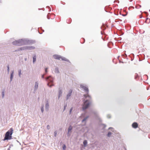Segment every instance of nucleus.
Returning <instances> with one entry per match:
<instances>
[{
    "label": "nucleus",
    "mask_w": 150,
    "mask_h": 150,
    "mask_svg": "<svg viewBox=\"0 0 150 150\" xmlns=\"http://www.w3.org/2000/svg\"><path fill=\"white\" fill-rule=\"evenodd\" d=\"M142 18V16H140V17H139V18Z\"/></svg>",
    "instance_id": "obj_57"
},
{
    "label": "nucleus",
    "mask_w": 150,
    "mask_h": 150,
    "mask_svg": "<svg viewBox=\"0 0 150 150\" xmlns=\"http://www.w3.org/2000/svg\"><path fill=\"white\" fill-rule=\"evenodd\" d=\"M46 7L47 8H49V11H51V8L49 6H47Z\"/></svg>",
    "instance_id": "obj_39"
},
{
    "label": "nucleus",
    "mask_w": 150,
    "mask_h": 150,
    "mask_svg": "<svg viewBox=\"0 0 150 150\" xmlns=\"http://www.w3.org/2000/svg\"><path fill=\"white\" fill-rule=\"evenodd\" d=\"M26 46H24L20 47V50H26Z\"/></svg>",
    "instance_id": "obj_25"
},
{
    "label": "nucleus",
    "mask_w": 150,
    "mask_h": 150,
    "mask_svg": "<svg viewBox=\"0 0 150 150\" xmlns=\"http://www.w3.org/2000/svg\"><path fill=\"white\" fill-rule=\"evenodd\" d=\"M38 30L40 34H42L43 32H44V30L42 29L41 27L38 28Z\"/></svg>",
    "instance_id": "obj_15"
},
{
    "label": "nucleus",
    "mask_w": 150,
    "mask_h": 150,
    "mask_svg": "<svg viewBox=\"0 0 150 150\" xmlns=\"http://www.w3.org/2000/svg\"><path fill=\"white\" fill-rule=\"evenodd\" d=\"M101 35H102V34H102V32H101Z\"/></svg>",
    "instance_id": "obj_62"
},
{
    "label": "nucleus",
    "mask_w": 150,
    "mask_h": 150,
    "mask_svg": "<svg viewBox=\"0 0 150 150\" xmlns=\"http://www.w3.org/2000/svg\"><path fill=\"white\" fill-rule=\"evenodd\" d=\"M108 6H106L105 8V11L106 12H109L107 10V8H108Z\"/></svg>",
    "instance_id": "obj_40"
},
{
    "label": "nucleus",
    "mask_w": 150,
    "mask_h": 150,
    "mask_svg": "<svg viewBox=\"0 0 150 150\" xmlns=\"http://www.w3.org/2000/svg\"><path fill=\"white\" fill-rule=\"evenodd\" d=\"M47 18L48 19H50V18L49 17H48L47 16Z\"/></svg>",
    "instance_id": "obj_54"
},
{
    "label": "nucleus",
    "mask_w": 150,
    "mask_h": 150,
    "mask_svg": "<svg viewBox=\"0 0 150 150\" xmlns=\"http://www.w3.org/2000/svg\"><path fill=\"white\" fill-rule=\"evenodd\" d=\"M35 42L33 40H29L27 38L19 39L12 42V44L14 45L22 46L33 44Z\"/></svg>",
    "instance_id": "obj_1"
},
{
    "label": "nucleus",
    "mask_w": 150,
    "mask_h": 150,
    "mask_svg": "<svg viewBox=\"0 0 150 150\" xmlns=\"http://www.w3.org/2000/svg\"><path fill=\"white\" fill-rule=\"evenodd\" d=\"M36 57L35 54H34L33 57V62L34 63L36 61Z\"/></svg>",
    "instance_id": "obj_17"
},
{
    "label": "nucleus",
    "mask_w": 150,
    "mask_h": 150,
    "mask_svg": "<svg viewBox=\"0 0 150 150\" xmlns=\"http://www.w3.org/2000/svg\"><path fill=\"white\" fill-rule=\"evenodd\" d=\"M69 21L70 22L69 23H71V18H70L69 19Z\"/></svg>",
    "instance_id": "obj_45"
},
{
    "label": "nucleus",
    "mask_w": 150,
    "mask_h": 150,
    "mask_svg": "<svg viewBox=\"0 0 150 150\" xmlns=\"http://www.w3.org/2000/svg\"><path fill=\"white\" fill-rule=\"evenodd\" d=\"M120 15H121L123 16H125L127 15V14H121L120 13Z\"/></svg>",
    "instance_id": "obj_44"
},
{
    "label": "nucleus",
    "mask_w": 150,
    "mask_h": 150,
    "mask_svg": "<svg viewBox=\"0 0 150 150\" xmlns=\"http://www.w3.org/2000/svg\"><path fill=\"white\" fill-rule=\"evenodd\" d=\"M41 112L43 113L44 111V105H41Z\"/></svg>",
    "instance_id": "obj_29"
},
{
    "label": "nucleus",
    "mask_w": 150,
    "mask_h": 150,
    "mask_svg": "<svg viewBox=\"0 0 150 150\" xmlns=\"http://www.w3.org/2000/svg\"><path fill=\"white\" fill-rule=\"evenodd\" d=\"M62 148L63 150H66L67 148L66 145L64 144H63L62 146Z\"/></svg>",
    "instance_id": "obj_24"
},
{
    "label": "nucleus",
    "mask_w": 150,
    "mask_h": 150,
    "mask_svg": "<svg viewBox=\"0 0 150 150\" xmlns=\"http://www.w3.org/2000/svg\"><path fill=\"white\" fill-rule=\"evenodd\" d=\"M144 76H146L147 77V78H148V75H144Z\"/></svg>",
    "instance_id": "obj_51"
},
{
    "label": "nucleus",
    "mask_w": 150,
    "mask_h": 150,
    "mask_svg": "<svg viewBox=\"0 0 150 150\" xmlns=\"http://www.w3.org/2000/svg\"><path fill=\"white\" fill-rule=\"evenodd\" d=\"M119 63H124V62H122V61H119Z\"/></svg>",
    "instance_id": "obj_49"
},
{
    "label": "nucleus",
    "mask_w": 150,
    "mask_h": 150,
    "mask_svg": "<svg viewBox=\"0 0 150 150\" xmlns=\"http://www.w3.org/2000/svg\"><path fill=\"white\" fill-rule=\"evenodd\" d=\"M132 126L133 128L136 129L138 127V124L137 122H134L132 124Z\"/></svg>",
    "instance_id": "obj_12"
},
{
    "label": "nucleus",
    "mask_w": 150,
    "mask_h": 150,
    "mask_svg": "<svg viewBox=\"0 0 150 150\" xmlns=\"http://www.w3.org/2000/svg\"><path fill=\"white\" fill-rule=\"evenodd\" d=\"M149 20V18H146V23H147V20Z\"/></svg>",
    "instance_id": "obj_46"
},
{
    "label": "nucleus",
    "mask_w": 150,
    "mask_h": 150,
    "mask_svg": "<svg viewBox=\"0 0 150 150\" xmlns=\"http://www.w3.org/2000/svg\"><path fill=\"white\" fill-rule=\"evenodd\" d=\"M138 78H139L138 75L137 74H136L135 75V79H138Z\"/></svg>",
    "instance_id": "obj_34"
},
{
    "label": "nucleus",
    "mask_w": 150,
    "mask_h": 150,
    "mask_svg": "<svg viewBox=\"0 0 150 150\" xmlns=\"http://www.w3.org/2000/svg\"><path fill=\"white\" fill-rule=\"evenodd\" d=\"M67 103L64 104V108L63 109V112H64L66 109V107H67Z\"/></svg>",
    "instance_id": "obj_26"
},
{
    "label": "nucleus",
    "mask_w": 150,
    "mask_h": 150,
    "mask_svg": "<svg viewBox=\"0 0 150 150\" xmlns=\"http://www.w3.org/2000/svg\"><path fill=\"white\" fill-rule=\"evenodd\" d=\"M48 67H46L45 68V72L46 73H47L48 72Z\"/></svg>",
    "instance_id": "obj_31"
},
{
    "label": "nucleus",
    "mask_w": 150,
    "mask_h": 150,
    "mask_svg": "<svg viewBox=\"0 0 150 150\" xmlns=\"http://www.w3.org/2000/svg\"><path fill=\"white\" fill-rule=\"evenodd\" d=\"M122 56L123 58H127V56L126 54H125V55H123V56L122 55Z\"/></svg>",
    "instance_id": "obj_37"
},
{
    "label": "nucleus",
    "mask_w": 150,
    "mask_h": 150,
    "mask_svg": "<svg viewBox=\"0 0 150 150\" xmlns=\"http://www.w3.org/2000/svg\"><path fill=\"white\" fill-rule=\"evenodd\" d=\"M57 131H55L54 132V137H56L57 136Z\"/></svg>",
    "instance_id": "obj_36"
},
{
    "label": "nucleus",
    "mask_w": 150,
    "mask_h": 150,
    "mask_svg": "<svg viewBox=\"0 0 150 150\" xmlns=\"http://www.w3.org/2000/svg\"><path fill=\"white\" fill-rule=\"evenodd\" d=\"M10 146H9V147L8 149L7 150H10Z\"/></svg>",
    "instance_id": "obj_52"
},
{
    "label": "nucleus",
    "mask_w": 150,
    "mask_h": 150,
    "mask_svg": "<svg viewBox=\"0 0 150 150\" xmlns=\"http://www.w3.org/2000/svg\"><path fill=\"white\" fill-rule=\"evenodd\" d=\"M53 58L56 59L60 60V59H61V60L62 61H65L69 63H70V65H71V62L69 59H67L65 57H62L60 55L57 54H55L53 55Z\"/></svg>",
    "instance_id": "obj_3"
},
{
    "label": "nucleus",
    "mask_w": 150,
    "mask_h": 150,
    "mask_svg": "<svg viewBox=\"0 0 150 150\" xmlns=\"http://www.w3.org/2000/svg\"><path fill=\"white\" fill-rule=\"evenodd\" d=\"M116 1V0L115 1H114V3H115Z\"/></svg>",
    "instance_id": "obj_63"
},
{
    "label": "nucleus",
    "mask_w": 150,
    "mask_h": 150,
    "mask_svg": "<svg viewBox=\"0 0 150 150\" xmlns=\"http://www.w3.org/2000/svg\"><path fill=\"white\" fill-rule=\"evenodd\" d=\"M83 96L84 98L85 99L88 98L90 100H91V96L89 94V93L88 94H87L86 93V94H83Z\"/></svg>",
    "instance_id": "obj_13"
},
{
    "label": "nucleus",
    "mask_w": 150,
    "mask_h": 150,
    "mask_svg": "<svg viewBox=\"0 0 150 150\" xmlns=\"http://www.w3.org/2000/svg\"><path fill=\"white\" fill-rule=\"evenodd\" d=\"M45 80L47 81H48L50 83L52 84L50 85L49 83H47V86L50 88H51L52 86H54V84H53L54 82V78L52 77L50 75L45 78Z\"/></svg>",
    "instance_id": "obj_4"
},
{
    "label": "nucleus",
    "mask_w": 150,
    "mask_h": 150,
    "mask_svg": "<svg viewBox=\"0 0 150 150\" xmlns=\"http://www.w3.org/2000/svg\"><path fill=\"white\" fill-rule=\"evenodd\" d=\"M109 8V9H110H110H111V8Z\"/></svg>",
    "instance_id": "obj_64"
},
{
    "label": "nucleus",
    "mask_w": 150,
    "mask_h": 150,
    "mask_svg": "<svg viewBox=\"0 0 150 150\" xmlns=\"http://www.w3.org/2000/svg\"><path fill=\"white\" fill-rule=\"evenodd\" d=\"M41 77L42 78V79H45V78L44 77V74L42 75L41 76Z\"/></svg>",
    "instance_id": "obj_42"
},
{
    "label": "nucleus",
    "mask_w": 150,
    "mask_h": 150,
    "mask_svg": "<svg viewBox=\"0 0 150 150\" xmlns=\"http://www.w3.org/2000/svg\"><path fill=\"white\" fill-rule=\"evenodd\" d=\"M83 144L84 145V146L85 147H86V146L87 144V141L86 140H85L83 141Z\"/></svg>",
    "instance_id": "obj_18"
},
{
    "label": "nucleus",
    "mask_w": 150,
    "mask_h": 150,
    "mask_svg": "<svg viewBox=\"0 0 150 150\" xmlns=\"http://www.w3.org/2000/svg\"><path fill=\"white\" fill-rule=\"evenodd\" d=\"M149 138L150 139V135L149 136Z\"/></svg>",
    "instance_id": "obj_59"
},
{
    "label": "nucleus",
    "mask_w": 150,
    "mask_h": 150,
    "mask_svg": "<svg viewBox=\"0 0 150 150\" xmlns=\"http://www.w3.org/2000/svg\"><path fill=\"white\" fill-rule=\"evenodd\" d=\"M63 92V90L62 88L59 87V91H58V99H59L60 97L62 96V94Z\"/></svg>",
    "instance_id": "obj_9"
},
{
    "label": "nucleus",
    "mask_w": 150,
    "mask_h": 150,
    "mask_svg": "<svg viewBox=\"0 0 150 150\" xmlns=\"http://www.w3.org/2000/svg\"><path fill=\"white\" fill-rule=\"evenodd\" d=\"M113 129V128L112 127H109L108 128V129Z\"/></svg>",
    "instance_id": "obj_50"
},
{
    "label": "nucleus",
    "mask_w": 150,
    "mask_h": 150,
    "mask_svg": "<svg viewBox=\"0 0 150 150\" xmlns=\"http://www.w3.org/2000/svg\"><path fill=\"white\" fill-rule=\"evenodd\" d=\"M1 0H0V3H1Z\"/></svg>",
    "instance_id": "obj_60"
},
{
    "label": "nucleus",
    "mask_w": 150,
    "mask_h": 150,
    "mask_svg": "<svg viewBox=\"0 0 150 150\" xmlns=\"http://www.w3.org/2000/svg\"><path fill=\"white\" fill-rule=\"evenodd\" d=\"M20 47L19 48H18L17 50H16V51H21V50H20Z\"/></svg>",
    "instance_id": "obj_47"
},
{
    "label": "nucleus",
    "mask_w": 150,
    "mask_h": 150,
    "mask_svg": "<svg viewBox=\"0 0 150 150\" xmlns=\"http://www.w3.org/2000/svg\"><path fill=\"white\" fill-rule=\"evenodd\" d=\"M13 128H11L9 130H8L5 133V136L3 139L4 141L6 140H10L12 139V135L13 133Z\"/></svg>",
    "instance_id": "obj_2"
},
{
    "label": "nucleus",
    "mask_w": 150,
    "mask_h": 150,
    "mask_svg": "<svg viewBox=\"0 0 150 150\" xmlns=\"http://www.w3.org/2000/svg\"><path fill=\"white\" fill-rule=\"evenodd\" d=\"M5 95V90L3 89L2 91V98H3L4 97Z\"/></svg>",
    "instance_id": "obj_22"
},
{
    "label": "nucleus",
    "mask_w": 150,
    "mask_h": 150,
    "mask_svg": "<svg viewBox=\"0 0 150 150\" xmlns=\"http://www.w3.org/2000/svg\"><path fill=\"white\" fill-rule=\"evenodd\" d=\"M83 101L84 105L86 106L88 108L91 105V102L88 99L84 100Z\"/></svg>",
    "instance_id": "obj_6"
},
{
    "label": "nucleus",
    "mask_w": 150,
    "mask_h": 150,
    "mask_svg": "<svg viewBox=\"0 0 150 150\" xmlns=\"http://www.w3.org/2000/svg\"><path fill=\"white\" fill-rule=\"evenodd\" d=\"M93 114H94L95 115H97V112H95H95H93Z\"/></svg>",
    "instance_id": "obj_43"
},
{
    "label": "nucleus",
    "mask_w": 150,
    "mask_h": 150,
    "mask_svg": "<svg viewBox=\"0 0 150 150\" xmlns=\"http://www.w3.org/2000/svg\"><path fill=\"white\" fill-rule=\"evenodd\" d=\"M49 103L48 100H46L45 105V110L46 111H48L49 110Z\"/></svg>",
    "instance_id": "obj_11"
},
{
    "label": "nucleus",
    "mask_w": 150,
    "mask_h": 150,
    "mask_svg": "<svg viewBox=\"0 0 150 150\" xmlns=\"http://www.w3.org/2000/svg\"><path fill=\"white\" fill-rule=\"evenodd\" d=\"M107 26L105 25L103 23L101 27L100 28L103 30H105L106 28V27H107Z\"/></svg>",
    "instance_id": "obj_19"
},
{
    "label": "nucleus",
    "mask_w": 150,
    "mask_h": 150,
    "mask_svg": "<svg viewBox=\"0 0 150 150\" xmlns=\"http://www.w3.org/2000/svg\"><path fill=\"white\" fill-rule=\"evenodd\" d=\"M133 0H129V1H130V2H131Z\"/></svg>",
    "instance_id": "obj_56"
},
{
    "label": "nucleus",
    "mask_w": 150,
    "mask_h": 150,
    "mask_svg": "<svg viewBox=\"0 0 150 150\" xmlns=\"http://www.w3.org/2000/svg\"><path fill=\"white\" fill-rule=\"evenodd\" d=\"M14 76V71L13 70L11 71L10 73V82L12 80Z\"/></svg>",
    "instance_id": "obj_10"
},
{
    "label": "nucleus",
    "mask_w": 150,
    "mask_h": 150,
    "mask_svg": "<svg viewBox=\"0 0 150 150\" xmlns=\"http://www.w3.org/2000/svg\"><path fill=\"white\" fill-rule=\"evenodd\" d=\"M107 118H110L111 117V115H110V114H108L107 115Z\"/></svg>",
    "instance_id": "obj_38"
},
{
    "label": "nucleus",
    "mask_w": 150,
    "mask_h": 150,
    "mask_svg": "<svg viewBox=\"0 0 150 150\" xmlns=\"http://www.w3.org/2000/svg\"><path fill=\"white\" fill-rule=\"evenodd\" d=\"M55 72L57 74L59 73V70L58 67H56L55 69Z\"/></svg>",
    "instance_id": "obj_21"
},
{
    "label": "nucleus",
    "mask_w": 150,
    "mask_h": 150,
    "mask_svg": "<svg viewBox=\"0 0 150 150\" xmlns=\"http://www.w3.org/2000/svg\"><path fill=\"white\" fill-rule=\"evenodd\" d=\"M73 92V90L70 89L68 91V93L66 97V100H68L71 96Z\"/></svg>",
    "instance_id": "obj_7"
},
{
    "label": "nucleus",
    "mask_w": 150,
    "mask_h": 150,
    "mask_svg": "<svg viewBox=\"0 0 150 150\" xmlns=\"http://www.w3.org/2000/svg\"><path fill=\"white\" fill-rule=\"evenodd\" d=\"M88 117H89V116H86V117H85V118H83L82 120L81 121V122H83L86 121V120L87 119V118H88Z\"/></svg>",
    "instance_id": "obj_20"
},
{
    "label": "nucleus",
    "mask_w": 150,
    "mask_h": 150,
    "mask_svg": "<svg viewBox=\"0 0 150 150\" xmlns=\"http://www.w3.org/2000/svg\"><path fill=\"white\" fill-rule=\"evenodd\" d=\"M141 7V6L139 5H137L136 6V8H139Z\"/></svg>",
    "instance_id": "obj_32"
},
{
    "label": "nucleus",
    "mask_w": 150,
    "mask_h": 150,
    "mask_svg": "<svg viewBox=\"0 0 150 150\" xmlns=\"http://www.w3.org/2000/svg\"><path fill=\"white\" fill-rule=\"evenodd\" d=\"M38 81H36L35 83L34 86V91L36 90L38 88Z\"/></svg>",
    "instance_id": "obj_16"
},
{
    "label": "nucleus",
    "mask_w": 150,
    "mask_h": 150,
    "mask_svg": "<svg viewBox=\"0 0 150 150\" xmlns=\"http://www.w3.org/2000/svg\"><path fill=\"white\" fill-rule=\"evenodd\" d=\"M82 39L83 40V43H82V44H83V43L85 42V39H84V38H82Z\"/></svg>",
    "instance_id": "obj_48"
},
{
    "label": "nucleus",
    "mask_w": 150,
    "mask_h": 150,
    "mask_svg": "<svg viewBox=\"0 0 150 150\" xmlns=\"http://www.w3.org/2000/svg\"><path fill=\"white\" fill-rule=\"evenodd\" d=\"M16 141L17 142L19 143L20 145L21 144V143L17 140H16Z\"/></svg>",
    "instance_id": "obj_53"
},
{
    "label": "nucleus",
    "mask_w": 150,
    "mask_h": 150,
    "mask_svg": "<svg viewBox=\"0 0 150 150\" xmlns=\"http://www.w3.org/2000/svg\"><path fill=\"white\" fill-rule=\"evenodd\" d=\"M112 133L110 132L109 131L108 132L106 135L108 137H110L112 135Z\"/></svg>",
    "instance_id": "obj_23"
},
{
    "label": "nucleus",
    "mask_w": 150,
    "mask_h": 150,
    "mask_svg": "<svg viewBox=\"0 0 150 150\" xmlns=\"http://www.w3.org/2000/svg\"><path fill=\"white\" fill-rule=\"evenodd\" d=\"M73 109V107H71L70 108V109L69 111V114H71V112L72 111Z\"/></svg>",
    "instance_id": "obj_33"
},
{
    "label": "nucleus",
    "mask_w": 150,
    "mask_h": 150,
    "mask_svg": "<svg viewBox=\"0 0 150 150\" xmlns=\"http://www.w3.org/2000/svg\"><path fill=\"white\" fill-rule=\"evenodd\" d=\"M40 9H40V8H38V10H40Z\"/></svg>",
    "instance_id": "obj_61"
},
{
    "label": "nucleus",
    "mask_w": 150,
    "mask_h": 150,
    "mask_svg": "<svg viewBox=\"0 0 150 150\" xmlns=\"http://www.w3.org/2000/svg\"><path fill=\"white\" fill-rule=\"evenodd\" d=\"M42 9L43 10H44V9H45V8H42Z\"/></svg>",
    "instance_id": "obj_58"
},
{
    "label": "nucleus",
    "mask_w": 150,
    "mask_h": 150,
    "mask_svg": "<svg viewBox=\"0 0 150 150\" xmlns=\"http://www.w3.org/2000/svg\"><path fill=\"white\" fill-rule=\"evenodd\" d=\"M7 67V71L8 72V73L9 74L10 71V68L9 65L8 64L6 66Z\"/></svg>",
    "instance_id": "obj_28"
},
{
    "label": "nucleus",
    "mask_w": 150,
    "mask_h": 150,
    "mask_svg": "<svg viewBox=\"0 0 150 150\" xmlns=\"http://www.w3.org/2000/svg\"><path fill=\"white\" fill-rule=\"evenodd\" d=\"M101 125L103 126V129H104L106 127V125L105 124H104L102 123V124H101Z\"/></svg>",
    "instance_id": "obj_35"
},
{
    "label": "nucleus",
    "mask_w": 150,
    "mask_h": 150,
    "mask_svg": "<svg viewBox=\"0 0 150 150\" xmlns=\"http://www.w3.org/2000/svg\"><path fill=\"white\" fill-rule=\"evenodd\" d=\"M72 129V127L71 125H70L68 128V132L67 133V135L68 137H69L70 136Z\"/></svg>",
    "instance_id": "obj_8"
},
{
    "label": "nucleus",
    "mask_w": 150,
    "mask_h": 150,
    "mask_svg": "<svg viewBox=\"0 0 150 150\" xmlns=\"http://www.w3.org/2000/svg\"><path fill=\"white\" fill-rule=\"evenodd\" d=\"M88 108L85 105L84 106H83L82 107V109L83 111H85Z\"/></svg>",
    "instance_id": "obj_27"
},
{
    "label": "nucleus",
    "mask_w": 150,
    "mask_h": 150,
    "mask_svg": "<svg viewBox=\"0 0 150 150\" xmlns=\"http://www.w3.org/2000/svg\"><path fill=\"white\" fill-rule=\"evenodd\" d=\"M26 50H31L35 49V47L32 46H26Z\"/></svg>",
    "instance_id": "obj_14"
},
{
    "label": "nucleus",
    "mask_w": 150,
    "mask_h": 150,
    "mask_svg": "<svg viewBox=\"0 0 150 150\" xmlns=\"http://www.w3.org/2000/svg\"><path fill=\"white\" fill-rule=\"evenodd\" d=\"M80 88L83 89L85 92L87 94H88L89 93V90L87 86L85 84L81 83L80 84Z\"/></svg>",
    "instance_id": "obj_5"
},
{
    "label": "nucleus",
    "mask_w": 150,
    "mask_h": 150,
    "mask_svg": "<svg viewBox=\"0 0 150 150\" xmlns=\"http://www.w3.org/2000/svg\"><path fill=\"white\" fill-rule=\"evenodd\" d=\"M18 74L19 77H20L21 75V70L19 69L18 71Z\"/></svg>",
    "instance_id": "obj_30"
},
{
    "label": "nucleus",
    "mask_w": 150,
    "mask_h": 150,
    "mask_svg": "<svg viewBox=\"0 0 150 150\" xmlns=\"http://www.w3.org/2000/svg\"><path fill=\"white\" fill-rule=\"evenodd\" d=\"M47 129L49 130L50 128V125H48L47 126Z\"/></svg>",
    "instance_id": "obj_41"
},
{
    "label": "nucleus",
    "mask_w": 150,
    "mask_h": 150,
    "mask_svg": "<svg viewBox=\"0 0 150 150\" xmlns=\"http://www.w3.org/2000/svg\"><path fill=\"white\" fill-rule=\"evenodd\" d=\"M26 60H27V58H25V60L26 61Z\"/></svg>",
    "instance_id": "obj_55"
}]
</instances>
